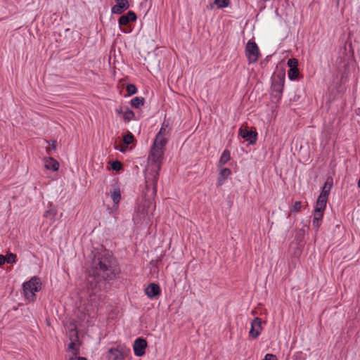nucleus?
Returning <instances> with one entry per match:
<instances>
[{"label":"nucleus","instance_id":"4c0bfd02","mask_svg":"<svg viewBox=\"0 0 360 360\" xmlns=\"http://www.w3.org/2000/svg\"><path fill=\"white\" fill-rule=\"evenodd\" d=\"M70 332L72 333L73 335L75 336V341H77L79 338H78V332H77L76 328H75L74 329L71 330Z\"/></svg>","mask_w":360,"mask_h":360},{"label":"nucleus","instance_id":"7c9ffc66","mask_svg":"<svg viewBox=\"0 0 360 360\" xmlns=\"http://www.w3.org/2000/svg\"><path fill=\"white\" fill-rule=\"evenodd\" d=\"M68 348L72 350V352H73V354L75 355H77L79 352L78 351V349L76 347V343L74 341H72L69 345H68Z\"/></svg>","mask_w":360,"mask_h":360},{"label":"nucleus","instance_id":"2eb2a0df","mask_svg":"<svg viewBox=\"0 0 360 360\" xmlns=\"http://www.w3.org/2000/svg\"><path fill=\"white\" fill-rule=\"evenodd\" d=\"M44 165L47 169H51L54 172L58 171L59 169L58 162L51 157L44 159Z\"/></svg>","mask_w":360,"mask_h":360},{"label":"nucleus","instance_id":"c756f323","mask_svg":"<svg viewBox=\"0 0 360 360\" xmlns=\"http://www.w3.org/2000/svg\"><path fill=\"white\" fill-rule=\"evenodd\" d=\"M288 65L290 68H297L298 60L296 58H290L288 60Z\"/></svg>","mask_w":360,"mask_h":360},{"label":"nucleus","instance_id":"473e14b6","mask_svg":"<svg viewBox=\"0 0 360 360\" xmlns=\"http://www.w3.org/2000/svg\"><path fill=\"white\" fill-rule=\"evenodd\" d=\"M168 127V124L162 123V127L157 134H160L162 136H165L167 133V128Z\"/></svg>","mask_w":360,"mask_h":360},{"label":"nucleus","instance_id":"c9c22d12","mask_svg":"<svg viewBox=\"0 0 360 360\" xmlns=\"http://www.w3.org/2000/svg\"><path fill=\"white\" fill-rule=\"evenodd\" d=\"M262 360H278V359L274 354H267Z\"/></svg>","mask_w":360,"mask_h":360},{"label":"nucleus","instance_id":"bb28decb","mask_svg":"<svg viewBox=\"0 0 360 360\" xmlns=\"http://www.w3.org/2000/svg\"><path fill=\"white\" fill-rule=\"evenodd\" d=\"M304 234H305V231L304 229H300L297 231V233L295 236V239L298 243L303 241V240L304 238Z\"/></svg>","mask_w":360,"mask_h":360},{"label":"nucleus","instance_id":"b1692460","mask_svg":"<svg viewBox=\"0 0 360 360\" xmlns=\"http://www.w3.org/2000/svg\"><path fill=\"white\" fill-rule=\"evenodd\" d=\"M126 90H127V94H128L129 96L134 95V94H135L137 92V88L133 84H127V86L126 87Z\"/></svg>","mask_w":360,"mask_h":360},{"label":"nucleus","instance_id":"58836bf2","mask_svg":"<svg viewBox=\"0 0 360 360\" xmlns=\"http://www.w3.org/2000/svg\"><path fill=\"white\" fill-rule=\"evenodd\" d=\"M115 112H117V115H122V114L124 115V112H123V110H122V107H120L119 108H117L115 110Z\"/></svg>","mask_w":360,"mask_h":360},{"label":"nucleus","instance_id":"6ab92c4d","mask_svg":"<svg viewBox=\"0 0 360 360\" xmlns=\"http://www.w3.org/2000/svg\"><path fill=\"white\" fill-rule=\"evenodd\" d=\"M130 104L133 108L139 109L144 105L145 99L143 97L136 96L131 100Z\"/></svg>","mask_w":360,"mask_h":360},{"label":"nucleus","instance_id":"f704fd0d","mask_svg":"<svg viewBox=\"0 0 360 360\" xmlns=\"http://www.w3.org/2000/svg\"><path fill=\"white\" fill-rule=\"evenodd\" d=\"M321 220H319L316 218H313L312 225L316 228V231H318L321 226Z\"/></svg>","mask_w":360,"mask_h":360},{"label":"nucleus","instance_id":"a878e982","mask_svg":"<svg viewBox=\"0 0 360 360\" xmlns=\"http://www.w3.org/2000/svg\"><path fill=\"white\" fill-rule=\"evenodd\" d=\"M111 168L112 170L118 172L122 169V164L119 160L113 161L111 164Z\"/></svg>","mask_w":360,"mask_h":360},{"label":"nucleus","instance_id":"79ce46f5","mask_svg":"<svg viewBox=\"0 0 360 360\" xmlns=\"http://www.w3.org/2000/svg\"><path fill=\"white\" fill-rule=\"evenodd\" d=\"M340 0H337V3L339 4Z\"/></svg>","mask_w":360,"mask_h":360},{"label":"nucleus","instance_id":"aec40b11","mask_svg":"<svg viewBox=\"0 0 360 360\" xmlns=\"http://www.w3.org/2000/svg\"><path fill=\"white\" fill-rule=\"evenodd\" d=\"M111 193V198L113 201V202L116 205H117L120 200H121V193L120 188L116 187L114 188L112 191H110Z\"/></svg>","mask_w":360,"mask_h":360},{"label":"nucleus","instance_id":"4be33fe9","mask_svg":"<svg viewBox=\"0 0 360 360\" xmlns=\"http://www.w3.org/2000/svg\"><path fill=\"white\" fill-rule=\"evenodd\" d=\"M135 119V113L127 107V110L124 112L123 120L126 122H129Z\"/></svg>","mask_w":360,"mask_h":360},{"label":"nucleus","instance_id":"cd10ccee","mask_svg":"<svg viewBox=\"0 0 360 360\" xmlns=\"http://www.w3.org/2000/svg\"><path fill=\"white\" fill-rule=\"evenodd\" d=\"M5 257L6 259V262H7L8 264L15 263L16 261V255H15V254L9 253V254L6 255Z\"/></svg>","mask_w":360,"mask_h":360},{"label":"nucleus","instance_id":"393cba45","mask_svg":"<svg viewBox=\"0 0 360 360\" xmlns=\"http://www.w3.org/2000/svg\"><path fill=\"white\" fill-rule=\"evenodd\" d=\"M214 4L220 8L229 6V0H214Z\"/></svg>","mask_w":360,"mask_h":360},{"label":"nucleus","instance_id":"4468645a","mask_svg":"<svg viewBox=\"0 0 360 360\" xmlns=\"http://www.w3.org/2000/svg\"><path fill=\"white\" fill-rule=\"evenodd\" d=\"M326 207V204H323L322 200L320 199L319 201H316V207L314 209V218H316L319 220H322Z\"/></svg>","mask_w":360,"mask_h":360},{"label":"nucleus","instance_id":"412c9836","mask_svg":"<svg viewBox=\"0 0 360 360\" xmlns=\"http://www.w3.org/2000/svg\"><path fill=\"white\" fill-rule=\"evenodd\" d=\"M231 158V153L230 151L227 149L224 150L220 157L219 164V165H224L227 163V162Z\"/></svg>","mask_w":360,"mask_h":360},{"label":"nucleus","instance_id":"0eeeda50","mask_svg":"<svg viewBox=\"0 0 360 360\" xmlns=\"http://www.w3.org/2000/svg\"><path fill=\"white\" fill-rule=\"evenodd\" d=\"M147 341L142 338H139L135 340L133 345L134 352L136 356H142L146 353L147 347Z\"/></svg>","mask_w":360,"mask_h":360},{"label":"nucleus","instance_id":"a19ab883","mask_svg":"<svg viewBox=\"0 0 360 360\" xmlns=\"http://www.w3.org/2000/svg\"><path fill=\"white\" fill-rule=\"evenodd\" d=\"M218 184L219 185H221L222 184V182L220 181V179H218Z\"/></svg>","mask_w":360,"mask_h":360},{"label":"nucleus","instance_id":"e433bc0d","mask_svg":"<svg viewBox=\"0 0 360 360\" xmlns=\"http://www.w3.org/2000/svg\"><path fill=\"white\" fill-rule=\"evenodd\" d=\"M6 257L3 255H0V266L6 263Z\"/></svg>","mask_w":360,"mask_h":360},{"label":"nucleus","instance_id":"f3484780","mask_svg":"<svg viewBox=\"0 0 360 360\" xmlns=\"http://www.w3.org/2000/svg\"><path fill=\"white\" fill-rule=\"evenodd\" d=\"M56 214H57V208L55 206H53L52 204H51L49 206L48 209L44 212V217L45 218L49 219L51 221H54Z\"/></svg>","mask_w":360,"mask_h":360},{"label":"nucleus","instance_id":"9d476101","mask_svg":"<svg viewBox=\"0 0 360 360\" xmlns=\"http://www.w3.org/2000/svg\"><path fill=\"white\" fill-rule=\"evenodd\" d=\"M116 4L112 7V13L115 14H122L129 7V3L127 0H115Z\"/></svg>","mask_w":360,"mask_h":360},{"label":"nucleus","instance_id":"c85d7f7f","mask_svg":"<svg viewBox=\"0 0 360 360\" xmlns=\"http://www.w3.org/2000/svg\"><path fill=\"white\" fill-rule=\"evenodd\" d=\"M231 174V171L229 168H224L220 171V176L223 179H226Z\"/></svg>","mask_w":360,"mask_h":360},{"label":"nucleus","instance_id":"423d86ee","mask_svg":"<svg viewBox=\"0 0 360 360\" xmlns=\"http://www.w3.org/2000/svg\"><path fill=\"white\" fill-rule=\"evenodd\" d=\"M129 350H126L122 346L110 348L105 353L107 360H124Z\"/></svg>","mask_w":360,"mask_h":360},{"label":"nucleus","instance_id":"dca6fc26","mask_svg":"<svg viewBox=\"0 0 360 360\" xmlns=\"http://www.w3.org/2000/svg\"><path fill=\"white\" fill-rule=\"evenodd\" d=\"M135 140L134 135L131 132H128L125 136H123L124 146L121 147L120 151L124 153L128 146Z\"/></svg>","mask_w":360,"mask_h":360},{"label":"nucleus","instance_id":"f257e3e1","mask_svg":"<svg viewBox=\"0 0 360 360\" xmlns=\"http://www.w3.org/2000/svg\"><path fill=\"white\" fill-rule=\"evenodd\" d=\"M117 274L116 260L106 250L93 251L88 269V276L82 289L89 296L110 288V281Z\"/></svg>","mask_w":360,"mask_h":360},{"label":"nucleus","instance_id":"1a4fd4ad","mask_svg":"<svg viewBox=\"0 0 360 360\" xmlns=\"http://www.w3.org/2000/svg\"><path fill=\"white\" fill-rule=\"evenodd\" d=\"M239 135L248 141L250 144H253L257 141V134L256 131H249L246 128H240Z\"/></svg>","mask_w":360,"mask_h":360},{"label":"nucleus","instance_id":"20e7f679","mask_svg":"<svg viewBox=\"0 0 360 360\" xmlns=\"http://www.w3.org/2000/svg\"><path fill=\"white\" fill-rule=\"evenodd\" d=\"M41 285L40 279L36 276L25 282L23 284V292L25 298L29 301H33L36 297L35 292L41 289Z\"/></svg>","mask_w":360,"mask_h":360},{"label":"nucleus","instance_id":"ea45409f","mask_svg":"<svg viewBox=\"0 0 360 360\" xmlns=\"http://www.w3.org/2000/svg\"><path fill=\"white\" fill-rule=\"evenodd\" d=\"M77 360H86L85 357H78Z\"/></svg>","mask_w":360,"mask_h":360},{"label":"nucleus","instance_id":"a211bd4d","mask_svg":"<svg viewBox=\"0 0 360 360\" xmlns=\"http://www.w3.org/2000/svg\"><path fill=\"white\" fill-rule=\"evenodd\" d=\"M165 136L157 134L153 146L165 149L167 143V139Z\"/></svg>","mask_w":360,"mask_h":360},{"label":"nucleus","instance_id":"72a5a7b5","mask_svg":"<svg viewBox=\"0 0 360 360\" xmlns=\"http://www.w3.org/2000/svg\"><path fill=\"white\" fill-rule=\"evenodd\" d=\"M57 147V141L55 140H51V143L49 144V147L47 149L48 153H50L51 150H55Z\"/></svg>","mask_w":360,"mask_h":360},{"label":"nucleus","instance_id":"ddd939ff","mask_svg":"<svg viewBox=\"0 0 360 360\" xmlns=\"http://www.w3.org/2000/svg\"><path fill=\"white\" fill-rule=\"evenodd\" d=\"M333 186V183H329L328 181L325 182L322 191L320 195L318 197L316 201H319L320 199L323 200V204H326L328 198V195L330 193V189Z\"/></svg>","mask_w":360,"mask_h":360},{"label":"nucleus","instance_id":"9b49d317","mask_svg":"<svg viewBox=\"0 0 360 360\" xmlns=\"http://www.w3.org/2000/svg\"><path fill=\"white\" fill-rule=\"evenodd\" d=\"M136 18L137 17L136 13L132 11H129L126 14L120 17L118 23L120 26L127 25L131 22H135Z\"/></svg>","mask_w":360,"mask_h":360},{"label":"nucleus","instance_id":"f8f14e48","mask_svg":"<svg viewBox=\"0 0 360 360\" xmlns=\"http://www.w3.org/2000/svg\"><path fill=\"white\" fill-rule=\"evenodd\" d=\"M145 293L148 297L153 298L160 295L161 290L158 284L152 283L145 288Z\"/></svg>","mask_w":360,"mask_h":360},{"label":"nucleus","instance_id":"5701e85b","mask_svg":"<svg viewBox=\"0 0 360 360\" xmlns=\"http://www.w3.org/2000/svg\"><path fill=\"white\" fill-rule=\"evenodd\" d=\"M299 73L300 72L298 68H290L288 72V77L290 80H295L297 79Z\"/></svg>","mask_w":360,"mask_h":360},{"label":"nucleus","instance_id":"6e6552de","mask_svg":"<svg viewBox=\"0 0 360 360\" xmlns=\"http://www.w3.org/2000/svg\"><path fill=\"white\" fill-rule=\"evenodd\" d=\"M262 319L259 317L255 318L251 322V328L249 332L250 336L257 338L261 333Z\"/></svg>","mask_w":360,"mask_h":360},{"label":"nucleus","instance_id":"7ed1b4c3","mask_svg":"<svg viewBox=\"0 0 360 360\" xmlns=\"http://www.w3.org/2000/svg\"><path fill=\"white\" fill-rule=\"evenodd\" d=\"M285 74L284 70H281L273 77L271 84V96L277 101L281 99L284 83H285Z\"/></svg>","mask_w":360,"mask_h":360},{"label":"nucleus","instance_id":"39448f33","mask_svg":"<svg viewBox=\"0 0 360 360\" xmlns=\"http://www.w3.org/2000/svg\"><path fill=\"white\" fill-rule=\"evenodd\" d=\"M245 52L250 63H256L261 55L257 44L252 40L248 41Z\"/></svg>","mask_w":360,"mask_h":360},{"label":"nucleus","instance_id":"f03ea898","mask_svg":"<svg viewBox=\"0 0 360 360\" xmlns=\"http://www.w3.org/2000/svg\"><path fill=\"white\" fill-rule=\"evenodd\" d=\"M164 152L165 149L153 146L148 156V160L150 162V169H151V173L148 172L146 175V188H148L150 181V185L153 187L154 193H156L157 191V183L159 176V172L162 166Z\"/></svg>","mask_w":360,"mask_h":360},{"label":"nucleus","instance_id":"2f4dec72","mask_svg":"<svg viewBox=\"0 0 360 360\" xmlns=\"http://www.w3.org/2000/svg\"><path fill=\"white\" fill-rule=\"evenodd\" d=\"M302 208V202L300 201H296L292 208L291 212H297L300 211Z\"/></svg>","mask_w":360,"mask_h":360}]
</instances>
